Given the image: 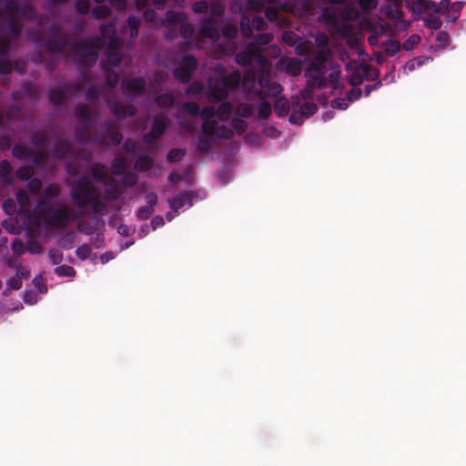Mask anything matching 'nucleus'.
Listing matches in <instances>:
<instances>
[{
    "label": "nucleus",
    "instance_id": "obj_36",
    "mask_svg": "<svg viewBox=\"0 0 466 466\" xmlns=\"http://www.w3.org/2000/svg\"><path fill=\"white\" fill-rule=\"evenodd\" d=\"M303 114L304 113L301 112V110L299 107V102H292L291 113L289 118V122L294 125H300L303 122L304 118H306Z\"/></svg>",
    "mask_w": 466,
    "mask_h": 466
},
{
    "label": "nucleus",
    "instance_id": "obj_42",
    "mask_svg": "<svg viewBox=\"0 0 466 466\" xmlns=\"http://www.w3.org/2000/svg\"><path fill=\"white\" fill-rule=\"evenodd\" d=\"M235 112L241 117H249L254 113V107L252 105L248 103H239L236 106Z\"/></svg>",
    "mask_w": 466,
    "mask_h": 466
},
{
    "label": "nucleus",
    "instance_id": "obj_37",
    "mask_svg": "<svg viewBox=\"0 0 466 466\" xmlns=\"http://www.w3.org/2000/svg\"><path fill=\"white\" fill-rule=\"evenodd\" d=\"M127 24L130 28V36L132 38H136L139 33V26L141 24V19L136 15H129L127 19Z\"/></svg>",
    "mask_w": 466,
    "mask_h": 466
},
{
    "label": "nucleus",
    "instance_id": "obj_47",
    "mask_svg": "<svg viewBox=\"0 0 466 466\" xmlns=\"http://www.w3.org/2000/svg\"><path fill=\"white\" fill-rule=\"evenodd\" d=\"M239 28L244 37L253 36L252 24L247 16H242Z\"/></svg>",
    "mask_w": 466,
    "mask_h": 466
},
{
    "label": "nucleus",
    "instance_id": "obj_54",
    "mask_svg": "<svg viewBox=\"0 0 466 466\" xmlns=\"http://www.w3.org/2000/svg\"><path fill=\"white\" fill-rule=\"evenodd\" d=\"M106 182H107V187L106 188V196L112 199H117L119 197V192H118L115 179L110 178Z\"/></svg>",
    "mask_w": 466,
    "mask_h": 466
},
{
    "label": "nucleus",
    "instance_id": "obj_64",
    "mask_svg": "<svg viewBox=\"0 0 466 466\" xmlns=\"http://www.w3.org/2000/svg\"><path fill=\"white\" fill-rule=\"evenodd\" d=\"M182 107L187 114H189L191 116H199L200 107H199L198 104L196 102H193V101L186 102V103H184Z\"/></svg>",
    "mask_w": 466,
    "mask_h": 466
},
{
    "label": "nucleus",
    "instance_id": "obj_55",
    "mask_svg": "<svg viewBox=\"0 0 466 466\" xmlns=\"http://www.w3.org/2000/svg\"><path fill=\"white\" fill-rule=\"evenodd\" d=\"M276 0H248V8L256 12H261L265 4H272Z\"/></svg>",
    "mask_w": 466,
    "mask_h": 466
},
{
    "label": "nucleus",
    "instance_id": "obj_23",
    "mask_svg": "<svg viewBox=\"0 0 466 466\" xmlns=\"http://www.w3.org/2000/svg\"><path fill=\"white\" fill-rule=\"evenodd\" d=\"M242 80L241 74L238 71H233L220 78L228 90H235L238 87Z\"/></svg>",
    "mask_w": 466,
    "mask_h": 466
},
{
    "label": "nucleus",
    "instance_id": "obj_20",
    "mask_svg": "<svg viewBox=\"0 0 466 466\" xmlns=\"http://www.w3.org/2000/svg\"><path fill=\"white\" fill-rule=\"evenodd\" d=\"M31 143L38 149H46L49 144L48 134L46 130H35L31 134Z\"/></svg>",
    "mask_w": 466,
    "mask_h": 466
},
{
    "label": "nucleus",
    "instance_id": "obj_10",
    "mask_svg": "<svg viewBox=\"0 0 466 466\" xmlns=\"http://www.w3.org/2000/svg\"><path fill=\"white\" fill-rule=\"evenodd\" d=\"M5 11L11 14H20L25 20L34 21L36 13L31 5H21L17 0H5Z\"/></svg>",
    "mask_w": 466,
    "mask_h": 466
},
{
    "label": "nucleus",
    "instance_id": "obj_58",
    "mask_svg": "<svg viewBox=\"0 0 466 466\" xmlns=\"http://www.w3.org/2000/svg\"><path fill=\"white\" fill-rule=\"evenodd\" d=\"M55 273L59 277H74L76 270L68 265H61L55 268Z\"/></svg>",
    "mask_w": 466,
    "mask_h": 466
},
{
    "label": "nucleus",
    "instance_id": "obj_14",
    "mask_svg": "<svg viewBox=\"0 0 466 466\" xmlns=\"http://www.w3.org/2000/svg\"><path fill=\"white\" fill-rule=\"evenodd\" d=\"M146 80L142 76H137L131 79H123L121 88L125 94L142 95L146 90Z\"/></svg>",
    "mask_w": 466,
    "mask_h": 466
},
{
    "label": "nucleus",
    "instance_id": "obj_29",
    "mask_svg": "<svg viewBox=\"0 0 466 466\" xmlns=\"http://www.w3.org/2000/svg\"><path fill=\"white\" fill-rule=\"evenodd\" d=\"M12 154L18 159L25 160L31 157L33 149L24 144L18 143L13 147Z\"/></svg>",
    "mask_w": 466,
    "mask_h": 466
},
{
    "label": "nucleus",
    "instance_id": "obj_7",
    "mask_svg": "<svg viewBox=\"0 0 466 466\" xmlns=\"http://www.w3.org/2000/svg\"><path fill=\"white\" fill-rule=\"evenodd\" d=\"M123 139L122 133L117 129L116 125L106 120L103 123L100 129L96 132L93 137V143L103 146H118Z\"/></svg>",
    "mask_w": 466,
    "mask_h": 466
},
{
    "label": "nucleus",
    "instance_id": "obj_48",
    "mask_svg": "<svg viewBox=\"0 0 466 466\" xmlns=\"http://www.w3.org/2000/svg\"><path fill=\"white\" fill-rule=\"evenodd\" d=\"M173 74L175 78L183 84L188 83L192 76V73L187 69L181 68L179 66L174 70Z\"/></svg>",
    "mask_w": 466,
    "mask_h": 466
},
{
    "label": "nucleus",
    "instance_id": "obj_3",
    "mask_svg": "<svg viewBox=\"0 0 466 466\" xmlns=\"http://www.w3.org/2000/svg\"><path fill=\"white\" fill-rule=\"evenodd\" d=\"M37 217L46 228H65L70 221L76 219V213L67 206L56 208L42 202L39 206Z\"/></svg>",
    "mask_w": 466,
    "mask_h": 466
},
{
    "label": "nucleus",
    "instance_id": "obj_56",
    "mask_svg": "<svg viewBox=\"0 0 466 466\" xmlns=\"http://www.w3.org/2000/svg\"><path fill=\"white\" fill-rule=\"evenodd\" d=\"M186 155V150L181 148L171 149L167 156L168 162L175 163L180 161Z\"/></svg>",
    "mask_w": 466,
    "mask_h": 466
},
{
    "label": "nucleus",
    "instance_id": "obj_35",
    "mask_svg": "<svg viewBox=\"0 0 466 466\" xmlns=\"http://www.w3.org/2000/svg\"><path fill=\"white\" fill-rule=\"evenodd\" d=\"M5 116V125L9 121H17L20 119L21 116V107L17 105H10L5 112H4Z\"/></svg>",
    "mask_w": 466,
    "mask_h": 466
},
{
    "label": "nucleus",
    "instance_id": "obj_22",
    "mask_svg": "<svg viewBox=\"0 0 466 466\" xmlns=\"http://www.w3.org/2000/svg\"><path fill=\"white\" fill-rule=\"evenodd\" d=\"M186 203H187L188 206H192V195L189 192H179L169 200L170 208L175 211L183 208Z\"/></svg>",
    "mask_w": 466,
    "mask_h": 466
},
{
    "label": "nucleus",
    "instance_id": "obj_12",
    "mask_svg": "<svg viewBox=\"0 0 466 466\" xmlns=\"http://www.w3.org/2000/svg\"><path fill=\"white\" fill-rule=\"evenodd\" d=\"M106 104L109 110L116 117L117 120H122L127 116H134L137 112L135 106L124 105L116 100H107Z\"/></svg>",
    "mask_w": 466,
    "mask_h": 466
},
{
    "label": "nucleus",
    "instance_id": "obj_52",
    "mask_svg": "<svg viewBox=\"0 0 466 466\" xmlns=\"http://www.w3.org/2000/svg\"><path fill=\"white\" fill-rule=\"evenodd\" d=\"M48 152L46 149H39V151L33 150L31 159L35 166H42L45 164Z\"/></svg>",
    "mask_w": 466,
    "mask_h": 466
},
{
    "label": "nucleus",
    "instance_id": "obj_57",
    "mask_svg": "<svg viewBox=\"0 0 466 466\" xmlns=\"http://www.w3.org/2000/svg\"><path fill=\"white\" fill-rule=\"evenodd\" d=\"M122 176L121 182L126 187H132L137 182V177L133 172H125Z\"/></svg>",
    "mask_w": 466,
    "mask_h": 466
},
{
    "label": "nucleus",
    "instance_id": "obj_27",
    "mask_svg": "<svg viewBox=\"0 0 466 466\" xmlns=\"http://www.w3.org/2000/svg\"><path fill=\"white\" fill-rule=\"evenodd\" d=\"M265 15L269 22H278L279 26L285 27L289 25V21L287 18H281L279 20V10L275 6L267 7L265 9Z\"/></svg>",
    "mask_w": 466,
    "mask_h": 466
},
{
    "label": "nucleus",
    "instance_id": "obj_18",
    "mask_svg": "<svg viewBox=\"0 0 466 466\" xmlns=\"http://www.w3.org/2000/svg\"><path fill=\"white\" fill-rule=\"evenodd\" d=\"M279 66L287 74L292 76H298L301 73L302 63L301 60L297 57H281L279 61Z\"/></svg>",
    "mask_w": 466,
    "mask_h": 466
},
{
    "label": "nucleus",
    "instance_id": "obj_5",
    "mask_svg": "<svg viewBox=\"0 0 466 466\" xmlns=\"http://www.w3.org/2000/svg\"><path fill=\"white\" fill-rule=\"evenodd\" d=\"M166 22L168 24H178L179 34L184 38L178 45L179 49L182 51L190 49L195 30L193 25L187 22V15L184 12L167 11L166 13Z\"/></svg>",
    "mask_w": 466,
    "mask_h": 466
},
{
    "label": "nucleus",
    "instance_id": "obj_40",
    "mask_svg": "<svg viewBox=\"0 0 466 466\" xmlns=\"http://www.w3.org/2000/svg\"><path fill=\"white\" fill-rule=\"evenodd\" d=\"M156 103L163 108L171 107L175 103V98L170 93H164L156 97Z\"/></svg>",
    "mask_w": 466,
    "mask_h": 466
},
{
    "label": "nucleus",
    "instance_id": "obj_34",
    "mask_svg": "<svg viewBox=\"0 0 466 466\" xmlns=\"http://www.w3.org/2000/svg\"><path fill=\"white\" fill-rule=\"evenodd\" d=\"M127 161L123 157H116L111 163V172L115 176H121L127 171Z\"/></svg>",
    "mask_w": 466,
    "mask_h": 466
},
{
    "label": "nucleus",
    "instance_id": "obj_61",
    "mask_svg": "<svg viewBox=\"0 0 466 466\" xmlns=\"http://www.w3.org/2000/svg\"><path fill=\"white\" fill-rule=\"evenodd\" d=\"M85 97L90 102L97 101L99 98V88L95 85L90 86L85 92Z\"/></svg>",
    "mask_w": 466,
    "mask_h": 466
},
{
    "label": "nucleus",
    "instance_id": "obj_16",
    "mask_svg": "<svg viewBox=\"0 0 466 466\" xmlns=\"http://www.w3.org/2000/svg\"><path fill=\"white\" fill-rule=\"evenodd\" d=\"M73 147L69 139H58L51 148V157L56 159H65L72 154Z\"/></svg>",
    "mask_w": 466,
    "mask_h": 466
},
{
    "label": "nucleus",
    "instance_id": "obj_8",
    "mask_svg": "<svg viewBox=\"0 0 466 466\" xmlns=\"http://www.w3.org/2000/svg\"><path fill=\"white\" fill-rule=\"evenodd\" d=\"M62 32L59 24L54 23L49 26V35L44 44V47L49 53L63 55L69 45V35L65 34L60 35Z\"/></svg>",
    "mask_w": 466,
    "mask_h": 466
},
{
    "label": "nucleus",
    "instance_id": "obj_11",
    "mask_svg": "<svg viewBox=\"0 0 466 466\" xmlns=\"http://www.w3.org/2000/svg\"><path fill=\"white\" fill-rule=\"evenodd\" d=\"M167 129V122L165 116H156L152 120V126L149 132L143 136V141L150 146L154 140H158Z\"/></svg>",
    "mask_w": 466,
    "mask_h": 466
},
{
    "label": "nucleus",
    "instance_id": "obj_4",
    "mask_svg": "<svg viewBox=\"0 0 466 466\" xmlns=\"http://www.w3.org/2000/svg\"><path fill=\"white\" fill-rule=\"evenodd\" d=\"M68 47L75 52L76 56L82 65L91 66L96 63L98 53L96 49L94 38L87 37L81 41H72L69 39Z\"/></svg>",
    "mask_w": 466,
    "mask_h": 466
},
{
    "label": "nucleus",
    "instance_id": "obj_30",
    "mask_svg": "<svg viewBox=\"0 0 466 466\" xmlns=\"http://www.w3.org/2000/svg\"><path fill=\"white\" fill-rule=\"evenodd\" d=\"M93 177L99 182L107 181V167L102 163H95L91 167Z\"/></svg>",
    "mask_w": 466,
    "mask_h": 466
},
{
    "label": "nucleus",
    "instance_id": "obj_45",
    "mask_svg": "<svg viewBox=\"0 0 466 466\" xmlns=\"http://www.w3.org/2000/svg\"><path fill=\"white\" fill-rule=\"evenodd\" d=\"M254 42H251L250 44H256L258 47L259 46H264L269 44L273 39V34L272 33H258L256 35H253Z\"/></svg>",
    "mask_w": 466,
    "mask_h": 466
},
{
    "label": "nucleus",
    "instance_id": "obj_60",
    "mask_svg": "<svg viewBox=\"0 0 466 466\" xmlns=\"http://www.w3.org/2000/svg\"><path fill=\"white\" fill-rule=\"evenodd\" d=\"M425 25L430 29L438 30L441 27L442 22L440 19V17H438L434 15H428V17L425 20Z\"/></svg>",
    "mask_w": 466,
    "mask_h": 466
},
{
    "label": "nucleus",
    "instance_id": "obj_25",
    "mask_svg": "<svg viewBox=\"0 0 466 466\" xmlns=\"http://www.w3.org/2000/svg\"><path fill=\"white\" fill-rule=\"evenodd\" d=\"M74 116L82 123H93L90 108L87 105L79 103L76 105Z\"/></svg>",
    "mask_w": 466,
    "mask_h": 466
},
{
    "label": "nucleus",
    "instance_id": "obj_17",
    "mask_svg": "<svg viewBox=\"0 0 466 466\" xmlns=\"http://www.w3.org/2000/svg\"><path fill=\"white\" fill-rule=\"evenodd\" d=\"M208 96L216 101H223L228 97V90L220 79H213L208 82Z\"/></svg>",
    "mask_w": 466,
    "mask_h": 466
},
{
    "label": "nucleus",
    "instance_id": "obj_43",
    "mask_svg": "<svg viewBox=\"0 0 466 466\" xmlns=\"http://www.w3.org/2000/svg\"><path fill=\"white\" fill-rule=\"evenodd\" d=\"M281 38L282 41L289 46H295L301 40V37L292 31H284Z\"/></svg>",
    "mask_w": 466,
    "mask_h": 466
},
{
    "label": "nucleus",
    "instance_id": "obj_31",
    "mask_svg": "<svg viewBox=\"0 0 466 466\" xmlns=\"http://www.w3.org/2000/svg\"><path fill=\"white\" fill-rule=\"evenodd\" d=\"M153 167V158L148 155L139 156L135 162V168L139 172H145Z\"/></svg>",
    "mask_w": 466,
    "mask_h": 466
},
{
    "label": "nucleus",
    "instance_id": "obj_62",
    "mask_svg": "<svg viewBox=\"0 0 466 466\" xmlns=\"http://www.w3.org/2000/svg\"><path fill=\"white\" fill-rule=\"evenodd\" d=\"M210 16L216 21V19L221 16L225 12V7L220 3H212L210 5Z\"/></svg>",
    "mask_w": 466,
    "mask_h": 466
},
{
    "label": "nucleus",
    "instance_id": "obj_24",
    "mask_svg": "<svg viewBox=\"0 0 466 466\" xmlns=\"http://www.w3.org/2000/svg\"><path fill=\"white\" fill-rule=\"evenodd\" d=\"M48 99L52 105L59 106L68 100V96L66 90L53 87L48 91Z\"/></svg>",
    "mask_w": 466,
    "mask_h": 466
},
{
    "label": "nucleus",
    "instance_id": "obj_39",
    "mask_svg": "<svg viewBox=\"0 0 466 466\" xmlns=\"http://www.w3.org/2000/svg\"><path fill=\"white\" fill-rule=\"evenodd\" d=\"M162 25L167 26V31L165 33V38L167 40H173L177 38L179 34V25L178 24H168L166 22V17L163 19Z\"/></svg>",
    "mask_w": 466,
    "mask_h": 466
},
{
    "label": "nucleus",
    "instance_id": "obj_38",
    "mask_svg": "<svg viewBox=\"0 0 466 466\" xmlns=\"http://www.w3.org/2000/svg\"><path fill=\"white\" fill-rule=\"evenodd\" d=\"M4 29L0 24V57H7L11 48V42L4 35Z\"/></svg>",
    "mask_w": 466,
    "mask_h": 466
},
{
    "label": "nucleus",
    "instance_id": "obj_2",
    "mask_svg": "<svg viewBox=\"0 0 466 466\" xmlns=\"http://www.w3.org/2000/svg\"><path fill=\"white\" fill-rule=\"evenodd\" d=\"M70 197L74 205L85 209L88 205L96 214L107 210L106 203L101 198L99 189L87 176L79 177L71 186Z\"/></svg>",
    "mask_w": 466,
    "mask_h": 466
},
{
    "label": "nucleus",
    "instance_id": "obj_41",
    "mask_svg": "<svg viewBox=\"0 0 466 466\" xmlns=\"http://www.w3.org/2000/svg\"><path fill=\"white\" fill-rule=\"evenodd\" d=\"M208 137V135H205V136H200L198 138V141L196 143V147H197L198 150L207 153L211 149V147L214 144V141Z\"/></svg>",
    "mask_w": 466,
    "mask_h": 466
},
{
    "label": "nucleus",
    "instance_id": "obj_63",
    "mask_svg": "<svg viewBox=\"0 0 466 466\" xmlns=\"http://www.w3.org/2000/svg\"><path fill=\"white\" fill-rule=\"evenodd\" d=\"M204 90V85L199 81L191 83L186 89L187 96H195L200 94Z\"/></svg>",
    "mask_w": 466,
    "mask_h": 466
},
{
    "label": "nucleus",
    "instance_id": "obj_13",
    "mask_svg": "<svg viewBox=\"0 0 466 466\" xmlns=\"http://www.w3.org/2000/svg\"><path fill=\"white\" fill-rule=\"evenodd\" d=\"M222 36L228 42L227 47H222V52L225 55H232L237 49L235 39L238 35V26L234 24H226L221 28Z\"/></svg>",
    "mask_w": 466,
    "mask_h": 466
},
{
    "label": "nucleus",
    "instance_id": "obj_46",
    "mask_svg": "<svg viewBox=\"0 0 466 466\" xmlns=\"http://www.w3.org/2000/svg\"><path fill=\"white\" fill-rule=\"evenodd\" d=\"M34 173V169L30 166H22L17 168L15 175L21 181H28Z\"/></svg>",
    "mask_w": 466,
    "mask_h": 466
},
{
    "label": "nucleus",
    "instance_id": "obj_26",
    "mask_svg": "<svg viewBox=\"0 0 466 466\" xmlns=\"http://www.w3.org/2000/svg\"><path fill=\"white\" fill-rule=\"evenodd\" d=\"M258 81L261 88L268 87V94L270 96H278L282 91V86L279 84L270 82L269 79L267 76H265L263 73H261V75L258 76Z\"/></svg>",
    "mask_w": 466,
    "mask_h": 466
},
{
    "label": "nucleus",
    "instance_id": "obj_1",
    "mask_svg": "<svg viewBox=\"0 0 466 466\" xmlns=\"http://www.w3.org/2000/svg\"><path fill=\"white\" fill-rule=\"evenodd\" d=\"M331 53L329 48L317 50L310 57L308 67L305 70V76L308 77L307 87L309 90L320 89L329 82L336 87L340 75L339 67L332 68L326 77L329 68L331 66Z\"/></svg>",
    "mask_w": 466,
    "mask_h": 466
},
{
    "label": "nucleus",
    "instance_id": "obj_51",
    "mask_svg": "<svg viewBox=\"0 0 466 466\" xmlns=\"http://www.w3.org/2000/svg\"><path fill=\"white\" fill-rule=\"evenodd\" d=\"M230 126L231 127L228 129L232 130V136L234 135V132H237L239 135L243 134L248 127L246 121L240 118H233L231 120Z\"/></svg>",
    "mask_w": 466,
    "mask_h": 466
},
{
    "label": "nucleus",
    "instance_id": "obj_15",
    "mask_svg": "<svg viewBox=\"0 0 466 466\" xmlns=\"http://www.w3.org/2000/svg\"><path fill=\"white\" fill-rule=\"evenodd\" d=\"M216 21L212 17H206L200 21L199 33L202 36L209 38L213 42L219 39V31L216 26Z\"/></svg>",
    "mask_w": 466,
    "mask_h": 466
},
{
    "label": "nucleus",
    "instance_id": "obj_59",
    "mask_svg": "<svg viewBox=\"0 0 466 466\" xmlns=\"http://www.w3.org/2000/svg\"><path fill=\"white\" fill-rule=\"evenodd\" d=\"M272 108L270 103L263 101L258 105V117L267 119L271 115Z\"/></svg>",
    "mask_w": 466,
    "mask_h": 466
},
{
    "label": "nucleus",
    "instance_id": "obj_9",
    "mask_svg": "<svg viewBox=\"0 0 466 466\" xmlns=\"http://www.w3.org/2000/svg\"><path fill=\"white\" fill-rule=\"evenodd\" d=\"M235 61L240 66H248L255 62L258 66L264 67L268 60L263 56L262 50L256 44H248L247 46L238 52L235 56Z\"/></svg>",
    "mask_w": 466,
    "mask_h": 466
},
{
    "label": "nucleus",
    "instance_id": "obj_32",
    "mask_svg": "<svg viewBox=\"0 0 466 466\" xmlns=\"http://www.w3.org/2000/svg\"><path fill=\"white\" fill-rule=\"evenodd\" d=\"M221 104L218 106L216 110V116L221 121H226L230 117L231 112L233 110L232 104L228 101H220Z\"/></svg>",
    "mask_w": 466,
    "mask_h": 466
},
{
    "label": "nucleus",
    "instance_id": "obj_6",
    "mask_svg": "<svg viewBox=\"0 0 466 466\" xmlns=\"http://www.w3.org/2000/svg\"><path fill=\"white\" fill-rule=\"evenodd\" d=\"M199 116L204 122L202 124V131L204 135L215 136L218 138H230L232 137V130H229L225 125H219L215 120H210L216 116V109L214 106H204L200 109Z\"/></svg>",
    "mask_w": 466,
    "mask_h": 466
},
{
    "label": "nucleus",
    "instance_id": "obj_44",
    "mask_svg": "<svg viewBox=\"0 0 466 466\" xmlns=\"http://www.w3.org/2000/svg\"><path fill=\"white\" fill-rule=\"evenodd\" d=\"M179 67L187 69L189 72L193 73L198 67V61L192 55H186Z\"/></svg>",
    "mask_w": 466,
    "mask_h": 466
},
{
    "label": "nucleus",
    "instance_id": "obj_49",
    "mask_svg": "<svg viewBox=\"0 0 466 466\" xmlns=\"http://www.w3.org/2000/svg\"><path fill=\"white\" fill-rule=\"evenodd\" d=\"M93 17L96 19H103L111 15V10L106 5H100L92 10Z\"/></svg>",
    "mask_w": 466,
    "mask_h": 466
},
{
    "label": "nucleus",
    "instance_id": "obj_50",
    "mask_svg": "<svg viewBox=\"0 0 466 466\" xmlns=\"http://www.w3.org/2000/svg\"><path fill=\"white\" fill-rule=\"evenodd\" d=\"M299 107L303 112L306 118L313 116L318 110V106L313 102H303L302 104L299 103Z\"/></svg>",
    "mask_w": 466,
    "mask_h": 466
},
{
    "label": "nucleus",
    "instance_id": "obj_19",
    "mask_svg": "<svg viewBox=\"0 0 466 466\" xmlns=\"http://www.w3.org/2000/svg\"><path fill=\"white\" fill-rule=\"evenodd\" d=\"M93 123L79 122L75 131V140L79 144H86L90 141V129Z\"/></svg>",
    "mask_w": 466,
    "mask_h": 466
},
{
    "label": "nucleus",
    "instance_id": "obj_21",
    "mask_svg": "<svg viewBox=\"0 0 466 466\" xmlns=\"http://www.w3.org/2000/svg\"><path fill=\"white\" fill-rule=\"evenodd\" d=\"M8 14V18L6 20V27L8 33L14 37H19L22 33V25H20L17 16L24 19L20 14Z\"/></svg>",
    "mask_w": 466,
    "mask_h": 466
},
{
    "label": "nucleus",
    "instance_id": "obj_33",
    "mask_svg": "<svg viewBox=\"0 0 466 466\" xmlns=\"http://www.w3.org/2000/svg\"><path fill=\"white\" fill-rule=\"evenodd\" d=\"M274 109L278 116H284L291 110V106L288 99L281 97L276 100Z\"/></svg>",
    "mask_w": 466,
    "mask_h": 466
},
{
    "label": "nucleus",
    "instance_id": "obj_53",
    "mask_svg": "<svg viewBox=\"0 0 466 466\" xmlns=\"http://www.w3.org/2000/svg\"><path fill=\"white\" fill-rule=\"evenodd\" d=\"M400 50V44L395 40H388L384 44V52L390 56H395Z\"/></svg>",
    "mask_w": 466,
    "mask_h": 466
},
{
    "label": "nucleus",
    "instance_id": "obj_28",
    "mask_svg": "<svg viewBox=\"0 0 466 466\" xmlns=\"http://www.w3.org/2000/svg\"><path fill=\"white\" fill-rule=\"evenodd\" d=\"M101 65L104 68L107 86L109 88L116 87L119 81V76L117 72L115 69H112L109 66H107V65L104 62H101Z\"/></svg>",
    "mask_w": 466,
    "mask_h": 466
}]
</instances>
